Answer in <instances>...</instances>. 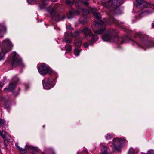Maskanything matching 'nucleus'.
I'll list each match as a JSON object with an SVG mask.
<instances>
[{
    "label": "nucleus",
    "mask_w": 154,
    "mask_h": 154,
    "mask_svg": "<svg viewBox=\"0 0 154 154\" xmlns=\"http://www.w3.org/2000/svg\"><path fill=\"white\" fill-rule=\"evenodd\" d=\"M119 10V8H117L115 9L113 12L111 11V13L109 14V18H108L107 19L105 20L104 22L102 21H96L94 23V26L96 28L100 29L95 30L93 27H92L93 30L95 33L96 34H101L104 32L106 29V24L109 25L112 23H115L117 25L118 23V21L112 17L111 15L112 13L117 14L118 11Z\"/></svg>",
    "instance_id": "obj_1"
},
{
    "label": "nucleus",
    "mask_w": 154,
    "mask_h": 154,
    "mask_svg": "<svg viewBox=\"0 0 154 154\" xmlns=\"http://www.w3.org/2000/svg\"><path fill=\"white\" fill-rule=\"evenodd\" d=\"M117 33L118 32L116 29L110 30L103 36L102 39L104 41H109L111 42H114L117 43L118 44H121L129 41H132L131 39L126 36L119 38L117 35Z\"/></svg>",
    "instance_id": "obj_2"
},
{
    "label": "nucleus",
    "mask_w": 154,
    "mask_h": 154,
    "mask_svg": "<svg viewBox=\"0 0 154 154\" xmlns=\"http://www.w3.org/2000/svg\"><path fill=\"white\" fill-rule=\"evenodd\" d=\"M138 37L142 42L140 44H138L137 42H134V43L138 46H140L144 50L154 47V40H152L150 41H147L148 36L143 33H137L134 35L135 38Z\"/></svg>",
    "instance_id": "obj_3"
},
{
    "label": "nucleus",
    "mask_w": 154,
    "mask_h": 154,
    "mask_svg": "<svg viewBox=\"0 0 154 154\" xmlns=\"http://www.w3.org/2000/svg\"><path fill=\"white\" fill-rule=\"evenodd\" d=\"M2 51L0 52V61L4 59L5 54L12 49L11 42L8 39L4 40L2 43Z\"/></svg>",
    "instance_id": "obj_4"
},
{
    "label": "nucleus",
    "mask_w": 154,
    "mask_h": 154,
    "mask_svg": "<svg viewBox=\"0 0 154 154\" xmlns=\"http://www.w3.org/2000/svg\"><path fill=\"white\" fill-rule=\"evenodd\" d=\"M126 140L124 138L122 137L121 139L115 138L113 139V143L111 145L113 149H115L118 151L120 149V145L125 143Z\"/></svg>",
    "instance_id": "obj_5"
},
{
    "label": "nucleus",
    "mask_w": 154,
    "mask_h": 154,
    "mask_svg": "<svg viewBox=\"0 0 154 154\" xmlns=\"http://www.w3.org/2000/svg\"><path fill=\"white\" fill-rule=\"evenodd\" d=\"M12 63L13 66L14 67L23 66L21 58L15 52L13 53Z\"/></svg>",
    "instance_id": "obj_6"
},
{
    "label": "nucleus",
    "mask_w": 154,
    "mask_h": 154,
    "mask_svg": "<svg viewBox=\"0 0 154 154\" xmlns=\"http://www.w3.org/2000/svg\"><path fill=\"white\" fill-rule=\"evenodd\" d=\"M15 145L17 148L22 153H25L27 150L30 153L33 154H37L38 152L37 150L34 147L32 146L27 145L26 146V148L24 149L21 148L18 146V143L17 142L15 143Z\"/></svg>",
    "instance_id": "obj_7"
},
{
    "label": "nucleus",
    "mask_w": 154,
    "mask_h": 154,
    "mask_svg": "<svg viewBox=\"0 0 154 154\" xmlns=\"http://www.w3.org/2000/svg\"><path fill=\"white\" fill-rule=\"evenodd\" d=\"M82 32L85 35L86 37L88 36L91 37V41L93 42H95L98 39L97 36L93 35L90 29L88 27L84 28Z\"/></svg>",
    "instance_id": "obj_8"
},
{
    "label": "nucleus",
    "mask_w": 154,
    "mask_h": 154,
    "mask_svg": "<svg viewBox=\"0 0 154 154\" xmlns=\"http://www.w3.org/2000/svg\"><path fill=\"white\" fill-rule=\"evenodd\" d=\"M43 86L45 89H50L54 86L53 80L50 78H45L42 81Z\"/></svg>",
    "instance_id": "obj_9"
},
{
    "label": "nucleus",
    "mask_w": 154,
    "mask_h": 154,
    "mask_svg": "<svg viewBox=\"0 0 154 154\" xmlns=\"http://www.w3.org/2000/svg\"><path fill=\"white\" fill-rule=\"evenodd\" d=\"M39 72L42 75L46 74L49 71V68L45 64H42L38 69Z\"/></svg>",
    "instance_id": "obj_10"
},
{
    "label": "nucleus",
    "mask_w": 154,
    "mask_h": 154,
    "mask_svg": "<svg viewBox=\"0 0 154 154\" xmlns=\"http://www.w3.org/2000/svg\"><path fill=\"white\" fill-rule=\"evenodd\" d=\"M137 7L140 8H143L147 7L148 3L144 0H136Z\"/></svg>",
    "instance_id": "obj_11"
},
{
    "label": "nucleus",
    "mask_w": 154,
    "mask_h": 154,
    "mask_svg": "<svg viewBox=\"0 0 154 154\" xmlns=\"http://www.w3.org/2000/svg\"><path fill=\"white\" fill-rule=\"evenodd\" d=\"M80 12L78 10L72 9L66 14V16L68 19L73 18L74 16L79 14Z\"/></svg>",
    "instance_id": "obj_12"
},
{
    "label": "nucleus",
    "mask_w": 154,
    "mask_h": 154,
    "mask_svg": "<svg viewBox=\"0 0 154 154\" xmlns=\"http://www.w3.org/2000/svg\"><path fill=\"white\" fill-rule=\"evenodd\" d=\"M16 85L17 84L15 83H14L12 81L9 84L8 87L4 88V91L5 92L9 91L13 92V91L14 90Z\"/></svg>",
    "instance_id": "obj_13"
},
{
    "label": "nucleus",
    "mask_w": 154,
    "mask_h": 154,
    "mask_svg": "<svg viewBox=\"0 0 154 154\" xmlns=\"http://www.w3.org/2000/svg\"><path fill=\"white\" fill-rule=\"evenodd\" d=\"M124 2V0H110L109 3L110 6L114 4H116V5L119 6Z\"/></svg>",
    "instance_id": "obj_14"
},
{
    "label": "nucleus",
    "mask_w": 154,
    "mask_h": 154,
    "mask_svg": "<svg viewBox=\"0 0 154 154\" xmlns=\"http://www.w3.org/2000/svg\"><path fill=\"white\" fill-rule=\"evenodd\" d=\"M58 5H55L52 9L50 8V9L48 10V11L50 12V14L52 16L54 17L56 15V11L58 8Z\"/></svg>",
    "instance_id": "obj_15"
},
{
    "label": "nucleus",
    "mask_w": 154,
    "mask_h": 154,
    "mask_svg": "<svg viewBox=\"0 0 154 154\" xmlns=\"http://www.w3.org/2000/svg\"><path fill=\"white\" fill-rule=\"evenodd\" d=\"M7 135V133L5 130H2V131L0 130V135L4 139L5 141H8V140L6 138V136Z\"/></svg>",
    "instance_id": "obj_16"
},
{
    "label": "nucleus",
    "mask_w": 154,
    "mask_h": 154,
    "mask_svg": "<svg viewBox=\"0 0 154 154\" xmlns=\"http://www.w3.org/2000/svg\"><path fill=\"white\" fill-rule=\"evenodd\" d=\"M66 18L65 16L63 13H60L56 16V19L57 21H60L61 20H63Z\"/></svg>",
    "instance_id": "obj_17"
},
{
    "label": "nucleus",
    "mask_w": 154,
    "mask_h": 154,
    "mask_svg": "<svg viewBox=\"0 0 154 154\" xmlns=\"http://www.w3.org/2000/svg\"><path fill=\"white\" fill-rule=\"evenodd\" d=\"M10 96H7L5 97H3L1 98V100L3 102L5 103H7L10 100Z\"/></svg>",
    "instance_id": "obj_18"
},
{
    "label": "nucleus",
    "mask_w": 154,
    "mask_h": 154,
    "mask_svg": "<svg viewBox=\"0 0 154 154\" xmlns=\"http://www.w3.org/2000/svg\"><path fill=\"white\" fill-rule=\"evenodd\" d=\"M93 16L98 20L100 19L101 18L100 14L97 11L93 12Z\"/></svg>",
    "instance_id": "obj_19"
},
{
    "label": "nucleus",
    "mask_w": 154,
    "mask_h": 154,
    "mask_svg": "<svg viewBox=\"0 0 154 154\" xmlns=\"http://www.w3.org/2000/svg\"><path fill=\"white\" fill-rule=\"evenodd\" d=\"M107 147L105 146H103L102 148V151L101 154H108L107 153Z\"/></svg>",
    "instance_id": "obj_20"
},
{
    "label": "nucleus",
    "mask_w": 154,
    "mask_h": 154,
    "mask_svg": "<svg viewBox=\"0 0 154 154\" xmlns=\"http://www.w3.org/2000/svg\"><path fill=\"white\" fill-rule=\"evenodd\" d=\"M152 11L150 9L144 10H143L142 14L143 15H147L151 14Z\"/></svg>",
    "instance_id": "obj_21"
},
{
    "label": "nucleus",
    "mask_w": 154,
    "mask_h": 154,
    "mask_svg": "<svg viewBox=\"0 0 154 154\" xmlns=\"http://www.w3.org/2000/svg\"><path fill=\"white\" fill-rule=\"evenodd\" d=\"M80 23L83 24H86L87 23V19L86 18H81L80 19Z\"/></svg>",
    "instance_id": "obj_22"
},
{
    "label": "nucleus",
    "mask_w": 154,
    "mask_h": 154,
    "mask_svg": "<svg viewBox=\"0 0 154 154\" xmlns=\"http://www.w3.org/2000/svg\"><path fill=\"white\" fill-rule=\"evenodd\" d=\"M19 78L17 77L16 75L15 76H14L12 79V81L14 83H16L17 84V82L19 81Z\"/></svg>",
    "instance_id": "obj_23"
},
{
    "label": "nucleus",
    "mask_w": 154,
    "mask_h": 154,
    "mask_svg": "<svg viewBox=\"0 0 154 154\" xmlns=\"http://www.w3.org/2000/svg\"><path fill=\"white\" fill-rule=\"evenodd\" d=\"M79 33L80 31H76L75 32L74 34H71V35L75 37H77L79 36Z\"/></svg>",
    "instance_id": "obj_24"
},
{
    "label": "nucleus",
    "mask_w": 154,
    "mask_h": 154,
    "mask_svg": "<svg viewBox=\"0 0 154 154\" xmlns=\"http://www.w3.org/2000/svg\"><path fill=\"white\" fill-rule=\"evenodd\" d=\"M20 88H18V90L15 91H14V90L13 91V93L14 95L15 96L18 95L20 94Z\"/></svg>",
    "instance_id": "obj_25"
},
{
    "label": "nucleus",
    "mask_w": 154,
    "mask_h": 154,
    "mask_svg": "<svg viewBox=\"0 0 154 154\" xmlns=\"http://www.w3.org/2000/svg\"><path fill=\"white\" fill-rule=\"evenodd\" d=\"M66 50L68 51H69L72 50V46L69 45H67L65 46Z\"/></svg>",
    "instance_id": "obj_26"
},
{
    "label": "nucleus",
    "mask_w": 154,
    "mask_h": 154,
    "mask_svg": "<svg viewBox=\"0 0 154 154\" xmlns=\"http://www.w3.org/2000/svg\"><path fill=\"white\" fill-rule=\"evenodd\" d=\"M74 0H66V2L67 4L71 5L73 3Z\"/></svg>",
    "instance_id": "obj_27"
},
{
    "label": "nucleus",
    "mask_w": 154,
    "mask_h": 154,
    "mask_svg": "<svg viewBox=\"0 0 154 154\" xmlns=\"http://www.w3.org/2000/svg\"><path fill=\"white\" fill-rule=\"evenodd\" d=\"M82 42L80 41H76L75 45L77 47H80L81 45Z\"/></svg>",
    "instance_id": "obj_28"
},
{
    "label": "nucleus",
    "mask_w": 154,
    "mask_h": 154,
    "mask_svg": "<svg viewBox=\"0 0 154 154\" xmlns=\"http://www.w3.org/2000/svg\"><path fill=\"white\" fill-rule=\"evenodd\" d=\"M5 121L4 120L0 119V125L3 127L5 125Z\"/></svg>",
    "instance_id": "obj_29"
},
{
    "label": "nucleus",
    "mask_w": 154,
    "mask_h": 154,
    "mask_svg": "<svg viewBox=\"0 0 154 154\" xmlns=\"http://www.w3.org/2000/svg\"><path fill=\"white\" fill-rule=\"evenodd\" d=\"M41 0L42 1V4L41 5H45V4H47V2L48 1V0ZM57 0H51L52 2H56Z\"/></svg>",
    "instance_id": "obj_30"
},
{
    "label": "nucleus",
    "mask_w": 154,
    "mask_h": 154,
    "mask_svg": "<svg viewBox=\"0 0 154 154\" xmlns=\"http://www.w3.org/2000/svg\"><path fill=\"white\" fill-rule=\"evenodd\" d=\"M2 31H5L6 30V26L4 24H0V28Z\"/></svg>",
    "instance_id": "obj_31"
},
{
    "label": "nucleus",
    "mask_w": 154,
    "mask_h": 154,
    "mask_svg": "<svg viewBox=\"0 0 154 154\" xmlns=\"http://www.w3.org/2000/svg\"><path fill=\"white\" fill-rule=\"evenodd\" d=\"M81 51L79 49H75L74 51V54L76 56H79Z\"/></svg>",
    "instance_id": "obj_32"
},
{
    "label": "nucleus",
    "mask_w": 154,
    "mask_h": 154,
    "mask_svg": "<svg viewBox=\"0 0 154 154\" xmlns=\"http://www.w3.org/2000/svg\"><path fill=\"white\" fill-rule=\"evenodd\" d=\"M63 42H65L67 43H70L72 42V40L70 39H69L67 38H66L63 40Z\"/></svg>",
    "instance_id": "obj_33"
},
{
    "label": "nucleus",
    "mask_w": 154,
    "mask_h": 154,
    "mask_svg": "<svg viewBox=\"0 0 154 154\" xmlns=\"http://www.w3.org/2000/svg\"><path fill=\"white\" fill-rule=\"evenodd\" d=\"M77 154H88V152L87 150H85L83 152H78Z\"/></svg>",
    "instance_id": "obj_34"
},
{
    "label": "nucleus",
    "mask_w": 154,
    "mask_h": 154,
    "mask_svg": "<svg viewBox=\"0 0 154 154\" xmlns=\"http://www.w3.org/2000/svg\"><path fill=\"white\" fill-rule=\"evenodd\" d=\"M105 137L106 139L109 140L112 137V136L109 134H107L106 135Z\"/></svg>",
    "instance_id": "obj_35"
},
{
    "label": "nucleus",
    "mask_w": 154,
    "mask_h": 154,
    "mask_svg": "<svg viewBox=\"0 0 154 154\" xmlns=\"http://www.w3.org/2000/svg\"><path fill=\"white\" fill-rule=\"evenodd\" d=\"M135 151L133 149H131L128 152V154H134Z\"/></svg>",
    "instance_id": "obj_36"
},
{
    "label": "nucleus",
    "mask_w": 154,
    "mask_h": 154,
    "mask_svg": "<svg viewBox=\"0 0 154 154\" xmlns=\"http://www.w3.org/2000/svg\"><path fill=\"white\" fill-rule=\"evenodd\" d=\"M4 85V83L3 81H0V87H2Z\"/></svg>",
    "instance_id": "obj_37"
},
{
    "label": "nucleus",
    "mask_w": 154,
    "mask_h": 154,
    "mask_svg": "<svg viewBox=\"0 0 154 154\" xmlns=\"http://www.w3.org/2000/svg\"><path fill=\"white\" fill-rule=\"evenodd\" d=\"M83 3L86 6H88L89 5L88 3L87 2H84Z\"/></svg>",
    "instance_id": "obj_38"
},
{
    "label": "nucleus",
    "mask_w": 154,
    "mask_h": 154,
    "mask_svg": "<svg viewBox=\"0 0 154 154\" xmlns=\"http://www.w3.org/2000/svg\"><path fill=\"white\" fill-rule=\"evenodd\" d=\"M84 46L85 48H87L88 46V45L87 44H84Z\"/></svg>",
    "instance_id": "obj_39"
},
{
    "label": "nucleus",
    "mask_w": 154,
    "mask_h": 154,
    "mask_svg": "<svg viewBox=\"0 0 154 154\" xmlns=\"http://www.w3.org/2000/svg\"><path fill=\"white\" fill-rule=\"evenodd\" d=\"M33 0H27V1L29 3H30L32 2Z\"/></svg>",
    "instance_id": "obj_40"
},
{
    "label": "nucleus",
    "mask_w": 154,
    "mask_h": 154,
    "mask_svg": "<svg viewBox=\"0 0 154 154\" xmlns=\"http://www.w3.org/2000/svg\"><path fill=\"white\" fill-rule=\"evenodd\" d=\"M151 8H152L153 9H154V4H152L151 5Z\"/></svg>",
    "instance_id": "obj_41"
},
{
    "label": "nucleus",
    "mask_w": 154,
    "mask_h": 154,
    "mask_svg": "<svg viewBox=\"0 0 154 154\" xmlns=\"http://www.w3.org/2000/svg\"><path fill=\"white\" fill-rule=\"evenodd\" d=\"M7 145H8V143H6V142H5V146H7Z\"/></svg>",
    "instance_id": "obj_42"
},
{
    "label": "nucleus",
    "mask_w": 154,
    "mask_h": 154,
    "mask_svg": "<svg viewBox=\"0 0 154 154\" xmlns=\"http://www.w3.org/2000/svg\"><path fill=\"white\" fill-rule=\"evenodd\" d=\"M152 27L154 28V23H152Z\"/></svg>",
    "instance_id": "obj_43"
},
{
    "label": "nucleus",
    "mask_w": 154,
    "mask_h": 154,
    "mask_svg": "<svg viewBox=\"0 0 154 154\" xmlns=\"http://www.w3.org/2000/svg\"><path fill=\"white\" fill-rule=\"evenodd\" d=\"M5 149H7V146H5Z\"/></svg>",
    "instance_id": "obj_44"
},
{
    "label": "nucleus",
    "mask_w": 154,
    "mask_h": 154,
    "mask_svg": "<svg viewBox=\"0 0 154 154\" xmlns=\"http://www.w3.org/2000/svg\"><path fill=\"white\" fill-rule=\"evenodd\" d=\"M66 28H67L68 29V28H69V27H68V26H67V27H66Z\"/></svg>",
    "instance_id": "obj_45"
},
{
    "label": "nucleus",
    "mask_w": 154,
    "mask_h": 154,
    "mask_svg": "<svg viewBox=\"0 0 154 154\" xmlns=\"http://www.w3.org/2000/svg\"><path fill=\"white\" fill-rule=\"evenodd\" d=\"M88 44H89V45H91V44L89 43Z\"/></svg>",
    "instance_id": "obj_46"
},
{
    "label": "nucleus",
    "mask_w": 154,
    "mask_h": 154,
    "mask_svg": "<svg viewBox=\"0 0 154 154\" xmlns=\"http://www.w3.org/2000/svg\"><path fill=\"white\" fill-rule=\"evenodd\" d=\"M1 154H4L1 153Z\"/></svg>",
    "instance_id": "obj_47"
}]
</instances>
